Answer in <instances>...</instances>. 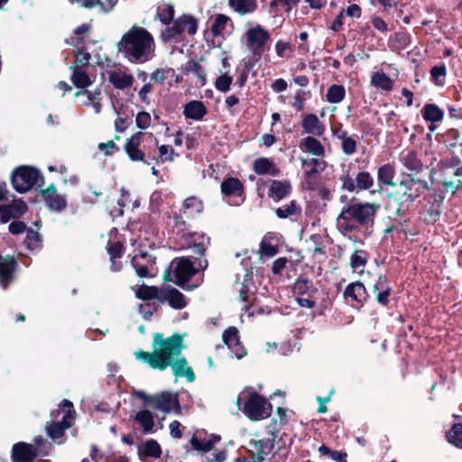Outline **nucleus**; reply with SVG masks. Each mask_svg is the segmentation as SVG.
Here are the masks:
<instances>
[{
	"instance_id": "obj_1",
	"label": "nucleus",
	"mask_w": 462,
	"mask_h": 462,
	"mask_svg": "<svg viewBox=\"0 0 462 462\" xmlns=\"http://www.w3.org/2000/svg\"><path fill=\"white\" fill-rule=\"evenodd\" d=\"M152 352L137 350L134 356L152 369L164 371L171 366L176 377H185L188 382L195 380V374L181 352L185 348L183 338L179 334L164 338L162 334L153 335Z\"/></svg>"
},
{
	"instance_id": "obj_2",
	"label": "nucleus",
	"mask_w": 462,
	"mask_h": 462,
	"mask_svg": "<svg viewBox=\"0 0 462 462\" xmlns=\"http://www.w3.org/2000/svg\"><path fill=\"white\" fill-rule=\"evenodd\" d=\"M118 51L131 63L142 64L154 56L155 43L152 35L144 28L134 25L117 44Z\"/></svg>"
},
{
	"instance_id": "obj_3",
	"label": "nucleus",
	"mask_w": 462,
	"mask_h": 462,
	"mask_svg": "<svg viewBox=\"0 0 462 462\" xmlns=\"http://www.w3.org/2000/svg\"><path fill=\"white\" fill-rule=\"evenodd\" d=\"M378 206L371 203H356L344 208L337 218V228L341 232L354 230L356 226L369 225L374 221V217Z\"/></svg>"
},
{
	"instance_id": "obj_4",
	"label": "nucleus",
	"mask_w": 462,
	"mask_h": 462,
	"mask_svg": "<svg viewBox=\"0 0 462 462\" xmlns=\"http://www.w3.org/2000/svg\"><path fill=\"white\" fill-rule=\"evenodd\" d=\"M242 43L251 54L254 61H259L263 54L269 49L271 33L260 24L249 26L241 38Z\"/></svg>"
},
{
	"instance_id": "obj_5",
	"label": "nucleus",
	"mask_w": 462,
	"mask_h": 462,
	"mask_svg": "<svg viewBox=\"0 0 462 462\" xmlns=\"http://www.w3.org/2000/svg\"><path fill=\"white\" fill-rule=\"evenodd\" d=\"M180 249H192L195 254H201L209 245V238L202 233L192 232L185 227V222L176 221L174 230Z\"/></svg>"
},
{
	"instance_id": "obj_6",
	"label": "nucleus",
	"mask_w": 462,
	"mask_h": 462,
	"mask_svg": "<svg viewBox=\"0 0 462 462\" xmlns=\"http://www.w3.org/2000/svg\"><path fill=\"white\" fill-rule=\"evenodd\" d=\"M12 184L16 191L24 193L34 187H42L43 177L35 168L21 166L13 172Z\"/></svg>"
},
{
	"instance_id": "obj_7",
	"label": "nucleus",
	"mask_w": 462,
	"mask_h": 462,
	"mask_svg": "<svg viewBox=\"0 0 462 462\" xmlns=\"http://www.w3.org/2000/svg\"><path fill=\"white\" fill-rule=\"evenodd\" d=\"M197 28V20L191 15L183 14L162 32L161 38L165 42L178 40L184 34L194 35Z\"/></svg>"
},
{
	"instance_id": "obj_8",
	"label": "nucleus",
	"mask_w": 462,
	"mask_h": 462,
	"mask_svg": "<svg viewBox=\"0 0 462 462\" xmlns=\"http://www.w3.org/2000/svg\"><path fill=\"white\" fill-rule=\"evenodd\" d=\"M273 411L272 404L257 393H249L244 402V413L253 420L268 418Z\"/></svg>"
},
{
	"instance_id": "obj_9",
	"label": "nucleus",
	"mask_w": 462,
	"mask_h": 462,
	"mask_svg": "<svg viewBox=\"0 0 462 462\" xmlns=\"http://www.w3.org/2000/svg\"><path fill=\"white\" fill-rule=\"evenodd\" d=\"M429 186L425 180L408 175L403 178L397 188V194L403 202H412L419 198Z\"/></svg>"
},
{
	"instance_id": "obj_10",
	"label": "nucleus",
	"mask_w": 462,
	"mask_h": 462,
	"mask_svg": "<svg viewBox=\"0 0 462 462\" xmlns=\"http://www.w3.org/2000/svg\"><path fill=\"white\" fill-rule=\"evenodd\" d=\"M62 407L65 409L62 412V420L60 422H54L46 426L48 436L53 439H59L63 436L65 430L69 429L73 420V404L69 400H63Z\"/></svg>"
},
{
	"instance_id": "obj_11",
	"label": "nucleus",
	"mask_w": 462,
	"mask_h": 462,
	"mask_svg": "<svg viewBox=\"0 0 462 462\" xmlns=\"http://www.w3.org/2000/svg\"><path fill=\"white\" fill-rule=\"evenodd\" d=\"M151 407L164 413L176 412L180 411L178 395L171 392H162L152 395Z\"/></svg>"
},
{
	"instance_id": "obj_12",
	"label": "nucleus",
	"mask_w": 462,
	"mask_h": 462,
	"mask_svg": "<svg viewBox=\"0 0 462 462\" xmlns=\"http://www.w3.org/2000/svg\"><path fill=\"white\" fill-rule=\"evenodd\" d=\"M109 82L115 88L124 90L130 88L134 80V76L125 67H114L107 70Z\"/></svg>"
},
{
	"instance_id": "obj_13",
	"label": "nucleus",
	"mask_w": 462,
	"mask_h": 462,
	"mask_svg": "<svg viewBox=\"0 0 462 462\" xmlns=\"http://www.w3.org/2000/svg\"><path fill=\"white\" fill-rule=\"evenodd\" d=\"M209 26L210 32L214 37L226 39L234 32V23L232 19L222 14H218L212 17Z\"/></svg>"
},
{
	"instance_id": "obj_14",
	"label": "nucleus",
	"mask_w": 462,
	"mask_h": 462,
	"mask_svg": "<svg viewBox=\"0 0 462 462\" xmlns=\"http://www.w3.org/2000/svg\"><path fill=\"white\" fill-rule=\"evenodd\" d=\"M131 263L139 277L153 276L152 271L153 265L155 264V258L146 252H141L134 255L132 258Z\"/></svg>"
},
{
	"instance_id": "obj_15",
	"label": "nucleus",
	"mask_w": 462,
	"mask_h": 462,
	"mask_svg": "<svg viewBox=\"0 0 462 462\" xmlns=\"http://www.w3.org/2000/svg\"><path fill=\"white\" fill-rule=\"evenodd\" d=\"M345 300L355 308H360L366 300L367 292L362 282H356L348 284L344 291Z\"/></svg>"
},
{
	"instance_id": "obj_16",
	"label": "nucleus",
	"mask_w": 462,
	"mask_h": 462,
	"mask_svg": "<svg viewBox=\"0 0 462 462\" xmlns=\"http://www.w3.org/2000/svg\"><path fill=\"white\" fill-rule=\"evenodd\" d=\"M172 263L175 264L174 276L176 283L180 286L183 287L184 284L197 273V269L189 259L180 258L175 260Z\"/></svg>"
},
{
	"instance_id": "obj_17",
	"label": "nucleus",
	"mask_w": 462,
	"mask_h": 462,
	"mask_svg": "<svg viewBox=\"0 0 462 462\" xmlns=\"http://www.w3.org/2000/svg\"><path fill=\"white\" fill-rule=\"evenodd\" d=\"M223 341L237 359L246 355L245 347L239 340V332L236 327H230L223 333Z\"/></svg>"
},
{
	"instance_id": "obj_18",
	"label": "nucleus",
	"mask_w": 462,
	"mask_h": 462,
	"mask_svg": "<svg viewBox=\"0 0 462 462\" xmlns=\"http://www.w3.org/2000/svg\"><path fill=\"white\" fill-rule=\"evenodd\" d=\"M26 210L27 205L23 200H14L11 204L0 206V220L6 223L12 218L21 217Z\"/></svg>"
},
{
	"instance_id": "obj_19",
	"label": "nucleus",
	"mask_w": 462,
	"mask_h": 462,
	"mask_svg": "<svg viewBox=\"0 0 462 462\" xmlns=\"http://www.w3.org/2000/svg\"><path fill=\"white\" fill-rule=\"evenodd\" d=\"M36 457V450L32 445L19 442L12 449L13 462H32Z\"/></svg>"
},
{
	"instance_id": "obj_20",
	"label": "nucleus",
	"mask_w": 462,
	"mask_h": 462,
	"mask_svg": "<svg viewBox=\"0 0 462 462\" xmlns=\"http://www.w3.org/2000/svg\"><path fill=\"white\" fill-rule=\"evenodd\" d=\"M143 135V133L142 132H137L136 134H133L125 144V150L132 161L143 162L144 163L149 164V162L144 160L143 152L139 149L141 137Z\"/></svg>"
},
{
	"instance_id": "obj_21",
	"label": "nucleus",
	"mask_w": 462,
	"mask_h": 462,
	"mask_svg": "<svg viewBox=\"0 0 462 462\" xmlns=\"http://www.w3.org/2000/svg\"><path fill=\"white\" fill-rule=\"evenodd\" d=\"M44 201L51 210L62 211L67 207V199L57 193L56 188L51 185L42 191Z\"/></svg>"
},
{
	"instance_id": "obj_22",
	"label": "nucleus",
	"mask_w": 462,
	"mask_h": 462,
	"mask_svg": "<svg viewBox=\"0 0 462 462\" xmlns=\"http://www.w3.org/2000/svg\"><path fill=\"white\" fill-rule=\"evenodd\" d=\"M16 261L14 257H3L0 255V284L6 289L14 279L16 268Z\"/></svg>"
},
{
	"instance_id": "obj_23",
	"label": "nucleus",
	"mask_w": 462,
	"mask_h": 462,
	"mask_svg": "<svg viewBox=\"0 0 462 462\" xmlns=\"http://www.w3.org/2000/svg\"><path fill=\"white\" fill-rule=\"evenodd\" d=\"M160 300L167 301L171 307L177 310H181L187 306L184 294L175 288L162 289Z\"/></svg>"
},
{
	"instance_id": "obj_24",
	"label": "nucleus",
	"mask_w": 462,
	"mask_h": 462,
	"mask_svg": "<svg viewBox=\"0 0 462 462\" xmlns=\"http://www.w3.org/2000/svg\"><path fill=\"white\" fill-rule=\"evenodd\" d=\"M221 440V437L217 434H211L209 436L202 437L200 434H195L190 439L191 447L201 452H208L210 451L214 445L218 443Z\"/></svg>"
},
{
	"instance_id": "obj_25",
	"label": "nucleus",
	"mask_w": 462,
	"mask_h": 462,
	"mask_svg": "<svg viewBox=\"0 0 462 462\" xmlns=\"http://www.w3.org/2000/svg\"><path fill=\"white\" fill-rule=\"evenodd\" d=\"M253 458L256 462H263L273 449V439H265L254 441L251 443Z\"/></svg>"
},
{
	"instance_id": "obj_26",
	"label": "nucleus",
	"mask_w": 462,
	"mask_h": 462,
	"mask_svg": "<svg viewBox=\"0 0 462 462\" xmlns=\"http://www.w3.org/2000/svg\"><path fill=\"white\" fill-rule=\"evenodd\" d=\"M301 127L306 134L320 136L325 132V125L315 114L305 116L301 122Z\"/></svg>"
},
{
	"instance_id": "obj_27",
	"label": "nucleus",
	"mask_w": 462,
	"mask_h": 462,
	"mask_svg": "<svg viewBox=\"0 0 462 462\" xmlns=\"http://www.w3.org/2000/svg\"><path fill=\"white\" fill-rule=\"evenodd\" d=\"M207 114V107L202 101L192 100L183 107V115L187 119L200 121Z\"/></svg>"
},
{
	"instance_id": "obj_28",
	"label": "nucleus",
	"mask_w": 462,
	"mask_h": 462,
	"mask_svg": "<svg viewBox=\"0 0 462 462\" xmlns=\"http://www.w3.org/2000/svg\"><path fill=\"white\" fill-rule=\"evenodd\" d=\"M76 96L78 97H87L88 101H82L81 105L88 106H91L94 108L96 114H99L102 110V91L100 88H97L94 91L91 90H82L77 92Z\"/></svg>"
},
{
	"instance_id": "obj_29",
	"label": "nucleus",
	"mask_w": 462,
	"mask_h": 462,
	"mask_svg": "<svg viewBox=\"0 0 462 462\" xmlns=\"http://www.w3.org/2000/svg\"><path fill=\"white\" fill-rule=\"evenodd\" d=\"M310 288H312V286L306 281L298 282L295 285V291L298 294L295 300L302 308L311 309L315 306V301L311 299L310 294L304 291Z\"/></svg>"
},
{
	"instance_id": "obj_30",
	"label": "nucleus",
	"mask_w": 462,
	"mask_h": 462,
	"mask_svg": "<svg viewBox=\"0 0 462 462\" xmlns=\"http://www.w3.org/2000/svg\"><path fill=\"white\" fill-rule=\"evenodd\" d=\"M254 171L258 175L278 176L279 169L273 160L269 158H258L254 162Z\"/></svg>"
},
{
	"instance_id": "obj_31",
	"label": "nucleus",
	"mask_w": 462,
	"mask_h": 462,
	"mask_svg": "<svg viewBox=\"0 0 462 462\" xmlns=\"http://www.w3.org/2000/svg\"><path fill=\"white\" fill-rule=\"evenodd\" d=\"M301 150L315 156H324L325 148L322 143L314 136H307L300 143Z\"/></svg>"
},
{
	"instance_id": "obj_32",
	"label": "nucleus",
	"mask_w": 462,
	"mask_h": 462,
	"mask_svg": "<svg viewBox=\"0 0 462 462\" xmlns=\"http://www.w3.org/2000/svg\"><path fill=\"white\" fill-rule=\"evenodd\" d=\"M371 85L378 89L390 92L393 88V80L383 71H375L371 76Z\"/></svg>"
},
{
	"instance_id": "obj_33",
	"label": "nucleus",
	"mask_w": 462,
	"mask_h": 462,
	"mask_svg": "<svg viewBox=\"0 0 462 462\" xmlns=\"http://www.w3.org/2000/svg\"><path fill=\"white\" fill-rule=\"evenodd\" d=\"M290 182L284 180H273L269 189V197L273 199L275 201H279L285 198L291 192Z\"/></svg>"
},
{
	"instance_id": "obj_34",
	"label": "nucleus",
	"mask_w": 462,
	"mask_h": 462,
	"mask_svg": "<svg viewBox=\"0 0 462 462\" xmlns=\"http://www.w3.org/2000/svg\"><path fill=\"white\" fill-rule=\"evenodd\" d=\"M87 8L97 7L99 11L107 13L117 4L118 0H70Z\"/></svg>"
},
{
	"instance_id": "obj_35",
	"label": "nucleus",
	"mask_w": 462,
	"mask_h": 462,
	"mask_svg": "<svg viewBox=\"0 0 462 462\" xmlns=\"http://www.w3.org/2000/svg\"><path fill=\"white\" fill-rule=\"evenodd\" d=\"M229 6L241 15L253 13L257 8L256 0H229Z\"/></svg>"
},
{
	"instance_id": "obj_36",
	"label": "nucleus",
	"mask_w": 462,
	"mask_h": 462,
	"mask_svg": "<svg viewBox=\"0 0 462 462\" xmlns=\"http://www.w3.org/2000/svg\"><path fill=\"white\" fill-rule=\"evenodd\" d=\"M135 421L142 427L144 433L152 432L154 427L153 414L148 410H142L136 412Z\"/></svg>"
},
{
	"instance_id": "obj_37",
	"label": "nucleus",
	"mask_w": 462,
	"mask_h": 462,
	"mask_svg": "<svg viewBox=\"0 0 462 462\" xmlns=\"http://www.w3.org/2000/svg\"><path fill=\"white\" fill-rule=\"evenodd\" d=\"M139 454L141 456L159 458L162 455V448L159 443L154 439H149L139 446Z\"/></svg>"
},
{
	"instance_id": "obj_38",
	"label": "nucleus",
	"mask_w": 462,
	"mask_h": 462,
	"mask_svg": "<svg viewBox=\"0 0 462 462\" xmlns=\"http://www.w3.org/2000/svg\"><path fill=\"white\" fill-rule=\"evenodd\" d=\"M72 74L70 79L74 86L79 88H85L92 84L90 77L81 68L71 67Z\"/></svg>"
},
{
	"instance_id": "obj_39",
	"label": "nucleus",
	"mask_w": 462,
	"mask_h": 462,
	"mask_svg": "<svg viewBox=\"0 0 462 462\" xmlns=\"http://www.w3.org/2000/svg\"><path fill=\"white\" fill-rule=\"evenodd\" d=\"M421 114L425 121L431 123L440 122L444 116L443 111L435 104L425 105Z\"/></svg>"
},
{
	"instance_id": "obj_40",
	"label": "nucleus",
	"mask_w": 462,
	"mask_h": 462,
	"mask_svg": "<svg viewBox=\"0 0 462 462\" xmlns=\"http://www.w3.org/2000/svg\"><path fill=\"white\" fill-rule=\"evenodd\" d=\"M395 171L393 166L389 163L383 164L378 169L377 180L384 186H394L393 178Z\"/></svg>"
},
{
	"instance_id": "obj_41",
	"label": "nucleus",
	"mask_w": 462,
	"mask_h": 462,
	"mask_svg": "<svg viewBox=\"0 0 462 462\" xmlns=\"http://www.w3.org/2000/svg\"><path fill=\"white\" fill-rule=\"evenodd\" d=\"M243 189L242 183L238 179L228 178L221 184L222 193L226 196H237L240 195Z\"/></svg>"
},
{
	"instance_id": "obj_42",
	"label": "nucleus",
	"mask_w": 462,
	"mask_h": 462,
	"mask_svg": "<svg viewBox=\"0 0 462 462\" xmlns=\"http://www.w3.org/2000/svg\"><path fill=\"white\" fill-rule=\"evenodd\" d=\"M300 212L301 208L295 200H291L289 204L283 205L275 210L279 218H287L292 216H298Z\"/></svg>"
},
{
	"instance_id": "obj_43",
	"label": "nucleus",
	"mask_w": 462,
	"mask_h": 462,
	"mask_svg": "<svg viewBox=\"0 0 462 462\" xmlns=\"http://www.w3.org/2000/svg\"><path fill=\"white\" fill-rule=\"evenodd\" d=\"M402 163L411 171L420 172L423 164L415 152L410 151L402 157Z\"/></svg>"
},
{
	"instance_id": "obj_44",
	"label": "nucleus",
	"mask_w": 462,
	"mask_h": 462,
	"mask_svg": "<svg viewBox=\"0 0 462 462\" xmlns=\"http://www.w3.org/2000/svg\"><path fill=\"white\" fill-rule=\"evenodd\" d=\"M161 291L162 290L155 286H148L143 284L136 290L135 295L137 298L142 300H161Z\"/></svg>"
},
{
	"instance_id": "obj_45",
	"label": "nucleus",
	"mask_w": 462,
	"mask_h": 462,
	"mask_svg": "<svg viewBox=\"0 0 462 462\" xmlns=\"http://www.w3.org/2000/svg\"><path fill=\"white\" fill-rule=\"evenodd\" d=\"M174 16V7L171 4H162L157 7L156 17L166 25H169Z\"/></svg>"
},
{
	"instance_id": "obj_46",
	"label": "nucleus",
	"mask_w": 462,
	"mask_h": 462,
	"mask_svg": "<svg viewBox=\"0 0 462 462\" xmlns=\"http://www.w3.org/2000/svg\"><path fill=\"white\" fill-rule=\"evenodd\" d=\"M346 96L345 88L342 85H332L328 88L326 97L331 104L340 103Z\"/></svg>"
},
{
	"instance_id": "obj_47",
	"label": "nucleus",
	"mask_w": 462,
	"mask_h": 462,
	"mask_svg": "<svg viewBox=\"0 0 462 462\" xmlns=\"http://www.w3.org/2000/svg\"><path fill=\"white\" fill-rule=\"evenodd\" d=\"M367 263L366 252L360 250L356 251L350 257V264L355 272L362 273Z\"/></svg>"
},
{
	"instance_id": "obj_48",
	"label": "nucleus",
	"mask_w": 462,
	"mask_h": 462,
	"mask_svg": "<svg viewBox=\"0 0 462 462\" xmlns=\"http://www.w3.org/2000/svg\"><path fill=\"white\" fill-rule=\"evenodd\" d=\"M449 443L462 448V423L455 424L447 433Z\"/></svg>"
},
{
	"instance_id": "obj_49",
	"label": "nucleus",
	"mask_w": 462,
	"mask_h": 462,
	"mask_svg": "<svg viewBox=\"0 0 462 462\" xmlns=\"http://www.w3.org/2000/svg\"><path fill=\"white\" fill-rule=\"evenodd\" d=\"M24 245L30 251L38 250L42 247V240L40 235L32 229L27 230Z\"/></svg>"
},
{
	"instance_id": "obj_50",
	"label": "nucleus",
	"mask_w": 462,
	"mask_h": 462,
	"mask_svg": "<svg viewBox=\"0 0 462 462\" xmlns=\"http://www.w3.org/2000/svg\"><path fill=\"white\" fill-rule=\"evenodd\" d=\"M356 189L365 190L370 189L374 185V179L367 171H360L356 176Z\"/></svg>"
},
{
	"instance_id": "obj_51",
	"label": "nucleus",
	"mask_w": 462,
	"mask_h": 462,
	"mask_svg": "<svg viewBox=\"0 0 462 462\" xmlns=\"http://www.w3.org/2000/svg\"><path fill=\"white\" fill-rule=\"evenodd\" d=\"M130 194L125 189H121V199H119L116 202V207L110 209V215L112 217H122L124 214V208L125 206L126 200L129 199Z\"/></svg>"
},
{
	"instance_id": "obj_52",
	"label": "nucleus",
	"mask_w": 462,
	"mask_h": 462,
	"mask_svg": "<svg viewBox=\"0 0 462 462\" xmlns=\"http://www.w3.org/2000/svg\"><path fill=\"white\" fill-rule=\"evenodd\" d=\"M175 74L173 69L165 68V69H156L151 74V79L155 83L162 84L167 79L172 78Z\"/></svg>"
},
{
	"instance_id": "obj_53",
	"label": "nucleus",
	"mask_w": 462,
	"mask_h": 462,
	"mask_svg": "<svg viewBox=\"0 0 462 462\" xmlns=\"http://www.w3.org/2000/svg\"><path fill=\"white\" fill-rule=\"evenodd\" d=\"M233 82V78L227 72L221 74L215 81V88L217 90L226 93L230 89Z\"/></svg>"
},
{
	"instance_id": "obj_54",
	"label": "nucleus",
	"mask_w": 462,
	"mask_h": 462,
	"mask_svg": "<svg viewBox=\"0 0 462 462\" xmlns=\"http://www.w3.org/2000/svg\"><path fill=\"white\" fill-rule=\"evenodd\" d=\"M183 207L190 214L200 213L203 210V203L196 197H190L184 200Z\"/></svg>"
},
{
	"instance_id": "obj_55",
	"label": "nucleus",
	"mask_w": 462,
	"mask_h": 462,
	"mask_svg": "<svg viewBox=\"0 0 462 462\" xmlns=\"http://www.w3.org/2000/svg\"><path fill=\"white\" fill-rule=\"evenodd\" d=\"M447 69L445 65L434 66L430 69V77L432 81L439 86H442L445 82Z\"/></svg>"
},
{
	"instance_id": "obj_56",
	"label": "nucleus",
	"mask_w": 462,
	"mask_h": 462,
	"mask_svg": "<svg viewBox=\"0 0 462 462\" xmlns=\"http://www.w3.org/2000/svg\"><path fill=\"white\" fill-rule=\"evenodd\" d=\"M260 253L266 257H273L278 253V248L269 239L263 238L260 244Z\"/></svg>"
},
{
	"instance_id": "obj_57",
	"label": "nucleus",
	"mask_w": 462,
	"mask_h": 462,
	"mask_svg": "<svg viewBox=\"0 0 462 462\" xmlns=\"http://www.w3.org/2000/svg\"><path fill=\"white\" fill-rule=\"evenodd\" d=\"M107 252L110 255L112 266H115V259L120 258L123 254V245L119 242L110 243L107 245Z\"/></svg>"
},
{
	"instance_id": "obj_58",
	"label": "nucleus",
	"mask_w": 462,
	"mask_h": 462,
	"mask_svg": "<svg viewBox=\"0 0 462 462\" xmlns=\"http://www.w3.org/2000/svg\"><path fill=\"white\" fill-rule=\"evenodd\" d=\"M356 145L357 143L356 139L351 136H347L341 141V148L346 155L354 154L356 151Z\"/></svg>"
},
{
	"instance_id": "obj_59",
	"label": "nucleus",
	"mask_w": 462,
	"mask_h": 462,
	"mask_svg": "<svg viewBox=\"0 0 462 462\" xmlns=\"http://www.w3.org/2000/svg\"><path fill=\"white\" fill-rule=\"evenodd\" d=\"M274 49L278 57L285 58L288 57L290 52L291 51V45L287 42L279 40L275 43Z\"/></svg>"
},
{
	"instance_id": "obj_60",
	"label": "nucleus",
	"mask_w": 462,
	"mask_h": 462,
	"mask_svg": "<svg viewBox=\"0 0 462 462\" xmlns=\"http://www.w3.org/2000/svg\"><path fill=\"white\" fill-rule=\"evenodd\" d=\"M89 30H90V25L88 23H82L81 25L77 27L74 30V34H75L76 38L71 39V41H72L71 43L75 44L77 46H79L82 43V40H83V38L81 36H83L84 34H87L89 32Z\"/></svg>"
},
{
	"instance_id": "obj_61",
	"label": "nucleus",
	"mask_w": 462,
	"mask_h": 462,
	"mask_svg": "<svg viewBox=\"0 0 462 462\" xmlns=\"http://www.w3.org/2000/svg\"><path fill=\"white\" fill-rule=\"evenodd\" d=\"M151 116L148 112L142 111L136 115L135 123L138 128H148L151 125Z\"/></svg>"
},
{
	"instance_id": "obj_62",
	"label": "nucleus",
	"mask_w": 462,
	"mask_h": 462,
	"mask_svg": "<svg viewBox=\"0 0 462 462\" xmlns=\"http://www.w3.org/2000/svg\"><path fill=\"white\" fill-rule=\"evenodd\" d=\"M460 161L457 158H452L450 160H446L442 162V164L446 168H454V175L457 177L462 176V164L460 165Z\"/></svg>"
},
{
	"instance_id": "obj_63",
	"label": "nucleus",
	"mask_w": 462,
	"mask_h": 462,
	"mask_svg": "<svg viewBox=\"0 0 462 462\" xmlns=\"http://www.w3.org/2000/svg\"><path fill=\"white\" fill-rule=\"evenodd\" d=\"M90 60V54L84 51H79L75 57V65L73 67L81 68L88 65Z\"/></svg>"
},
{
	"instance_id": "obj_64",
	"label": "nucleus",
	"mask_w": 462,
	"mask_h": 462,
	"mask_svg": "<svg viewBox=\"0 0 462 462\" xmlns=\"http://www.w3.org/2000/svg\"><path fill=\"white\" fill-rule=\"evenodd\" d=\"M159 153L162 162H171L173 160L174 150L170 145L162 144L159 147Z\"/></svg>"
}]
</instances>
